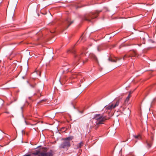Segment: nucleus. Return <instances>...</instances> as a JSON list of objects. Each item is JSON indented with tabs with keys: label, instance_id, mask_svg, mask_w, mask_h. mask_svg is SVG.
<instances>
[{
	"label": "nucleus",
	"instance_id": "f257e3e1",
	"mask_svg": "<svg viewBox=\"0 0 156 156\" xmlns=\"http://www.w3.org/2000/svg\"><path fill=\"white\" fill-rule=\"evenodd\" d=\"M109 117L104 116L100 114H96L93 118V124L90 128L94 127L96 129L99 127V125L103 123L105 120L109 119Z\"/></svg>",
	"mask_w": 156,
	"mask_h": 156
},
{
	"label": "nucleus",
	"instance_id": "f03ea898",
	"mask_svg": "<svg viewBox=\"0 0 156 156\" xmlns=\"http://www.w3.org/2000/svg\"><path fill=\"white\" fill-rule=\"evenodd\" d=\"M101 12V10L96 11L94 13H91L86 15L84 16L83 19L85 20L91 22V19L96 18L98 16V14Z\"/></svg>",
	"mask_w": 156,
	"mask_h": 156
},
{
	"label": "nucleus",
	"instance_id": "7ed1b4c3",
	"mask_svg": "<svg viewBox=\"0 0 156 156\" xmlns=\"http://www.w3.org/2000/svg\"><path fill=\"white\" fill-rule=\"evenodd\" d=\"M73 138V136H69L63 139L64 141L61 144L60 147L62 148H67L70 146V141Z\"/></svg>",
	"mask_w": 156,
	"mask_h": 156
},
{
	"label": "nucleus",
	"instance_id": "20e7f679",
	"mask_svg": "<svg viewBox=\"0 0 156 156\" xmlns=\"http://www.w3.org/2000/svg\"><path fill=\"white\" fill-rule=\"evenodd\" d=\"M137 54L136 52L135 51H133L128 52L123 57V59L125 60L126 58H129L131 57L132 59H134L133 57L136 56Z\"/></svg>",
	"mask_w": 156,
	"mask_h": 156
},
{
	"label": "nucleus",
	"instance_id": "39448f33",
	"mask_svg": "<svg viewBox=\"0 0 156 156\" xmlns=\"http://www.w3.org/2000/svg\"><path fill=\"white\" fill-rule=\"evenodd\" d=\"M73 21H71L69 17H67L63 23V25L66 29H67L73 23Z\"/></svg>",
	"mask_w": 156,
	"mask_h": 156
},
{
	"label": "nucleus",
	"instance_id": "423d86ee",
	"mask_svg": "<svg viewBox=\"0 0 156 156\" xmlns=\"http://www.w3.org/2000/svg\"><path fill=\"white\" fill-rule=\"evenodd\" d=\"M151 140H148V141H147V148H150L152 144L154 139V135L153 134H152L151 136Z\"/></svg>",
	"mask_w": 156,
	"mask_h": 156
},
{
	"label": "nucleus",
	"instance_id": "0eeeda50",
	"mask_svg": "<svg viewBox=\"0 0 156 156\" xmlns=\"http://www.w3.org/2000/svg\"><path fill=\"white\" fill-rule=\"evenodd\" d=\"M40 155H39L38 156H52V152L51 151L48 152H41V153Z\"/></svg>",
	"mask_w": 156,
	"mask_h": 156
},
{
	"label": "nucleus",
	"instance_id": "6e6552de",
	"mask_svg": "<svg viewBox=\"0 0 156 156\" xmlns=\"http://www.w3.org/2000/svg\"><path fill=\"white\" fill-rule=\"evenodd\" d=\"M121 59V58H113L112 57H110L108 58V60L112 62H116L117 60H119Z\"/></svg>",
	"mask_w": 156,
	"mask_h": 156
},
{
	"label": "nucleus",
	"instance_id": "1a4fd4ad",
	"mask_svg": "<svg viewBox=\"0 0 156 156\" xmlns=\"http://www.w3.org/2000/svg\"><path fill=\"white\" fill-rule=\"evenodd\" d=\"M154 29V27H152V26H151V25H149V24H147V30L148 31V32H151L152 30Z\"/></svg>",
	"mask_w": 156,
	"mask_h": 156
},
{
	"label": "nucleus",
	"instance_id": "9d476101",
	"mask_svg": "<svg viewBox=\"0 0 156 156\" xmlns=\"http://www.w3.org/2000/svg\"><path fill=\"white\" fill-rule=\"evenodd\" d=\"M85 55L83 53H81L80 55L78 56H75V57L76 58V60H79L81 59Z\"/></svg>",
	"mask_w": 156,
	"mask_h": 156
},
{
	"label": "nucleus",
	"instance_id": "9b49d317",
	"mask_svg": "<svg viewBox=\"0 0 156 156\" xmlns=\"http://www.w3.org/2000/svg\"><path fill=\"white\" fill-rule=\"evenodd\" d=\"M131 93L130 92L128 96L126 98V99L124 103L123 104L124 105H125L128 102L129 100L131 97L130 95Z\"/></svg>",
	"mask_w": 156,
	"mask_h": 156
},
{
	"label": "nucleus",
	"instance_id": "f8f14e48",
	"mask_svg": "<svg viewBox=\"0 0 156 156\" xmlns=\"http://www.w3.org/2000/svg\"><path fill=\"white\" fill-rule=\"evenodd\" d=\"M89 56L90 58H93L96 62H98L97 58L94 54H90L89 55Z\"/></svg>",
	"mask_w": 156,
	"mask_h": 156
},
{
	"label": "nucleus",
	"instance_id": "ddd939ff",
	"mask_svg": "<svg viewBox=\"0 0 156 156\" xmlns=\"http://www.w3.org/2000/svg\"><path fill=\"white\" fill-rule=\"evenodd\" d=\"M83 144H84L83 142L82 141H81L76 145V148H81L83 145Z\"/></svg>",
	"mask_w": 156,
	"mask_h": 156
},
{
	"label": "nucleus",
	"instance_id": "4468645a",
	"mask_svg": "<svg viewBox=\"0 0 156 156\" xmlns=\"http://www.w3.org/2000/svg\"><path fill=\"white\" fill-rule=\"evenodd\" d=\"M29 85L31 88H36V85L35 83H29Z\"/></svg>",
	"mask_w": 156,
	"mask_h": 156
},
{
	"label": "nucleus",
	"instance_id": "2eb2a0df",
	"mask_svg": "<svg viewBox=\"0 0 156 156\" xmlns=\"http://www.w3.org/2000/svg\"><path fill=\"white\" fill-rule=\"evenodd\" d=\"M133 136L135 139L140 140L141 138L140 135H134Z\"/></svg>",
	"mask_w": 156,
	"mask_h": 156
},
{
	"label": "nucleus",
	"instance_id": "dca6fc26",
	"mask_svg": "<svg viewBox=\"0 0 156 156\" xmlns=\"http://www.w3.org/2000/svg\"><path fill=\"white\" fill-rule=\"evenodd\" d=\"M41 152H40V151H36L35 152H34L33 154L34 155H38V154H39V155H40V154H41Z\"/></svg>",
	"mask_w": 156,
	"mask_h": 156
},
{
	"label": "nucleus",
	"instance_id": "f3484780",
	"mask_svg": "<svg viewBox=\"0 0 156 156\" xmlns=\"http://www.w3.org/2000/svg\"><path fill=\"white\" fill-rule=\"evenodd\" d=\"M119 103V101H117L115 104L114 105V108H115L116 107L118 106Z\"/></svg>",
	"mask_w": 156,
	"mask_h": 156
},
{
	"label": "nucleus",
	"instance_id": "a211bd4d",
	"mask_svg": "<svg viewBox=\"0 0 156 156\" xmlns=\"http://www.w3.org/2000/svg\"><path fill=\"white\" fill-rule=\"evenodd\" d=\"M110 107L109 105L108 106H106L105 107V108L107 110H111L110 109Z\"/></svg>",
	"mask_w": 156,
	"mask_h": 156
},
{
	"label": "nucleus",
	"instance_id": "6ab92c4d",
	"mask_svg": "<svg viewBox=\"0 0 156 156\" xmlns=\"http://www.w3.org/2000/svg\"><path fill=\"white\" fill-rule=\"evenodd\" d=\"M126 110L127 112H128V115H129L130 113V111L129 109V108H127L126 109Z\"/></svg>",
	"mask_w": 156,
	"mask_h": 156
},
{
	"label": "nucleus",
	"instance_id": "aec40b11",
	"mask_svg": "<svg viewBox=\"0 0 156 156\" xmlns=\"http://www.w3.org/2000/svg\"><path fill=\"white\" fill-rule=\"evenodd\" d=\"M110 107V109H111V110L113 108H114L113 107H114V105L113 104H112L111 105H109Z\"/></svg>",
	"mask_w": 156,
	"mask_h": 156
},
{
	"label": "nucleus",
	"instance_id": "412c9836",
	"mask_svg": "<svg viewBox=\"0 0 156 156\" xmlns=\"http://www.w3.org/2000/svg\"><path fill=\"white\" fill-rule=\"evenodd\" d=\"M142 43L144 44H145V38H143L142 40Z\"/></svg>",
	"mask_w": 156,
	"mask_h": 156
},
{
	"label": "nucleus",
	"instance_id": "4be33fe9",
	"mask_svg": "<svg viewBox=\"0 0 156 156\" xmlns=\"http://www.w3.org/2000/svg\"><path fill=\"white\" fill-rule=\"evenodd\" d=\"M133 156V154L132 153H130L127 155V156Z\"/></svg>",
	"mask_w": 156,
	"mask_h": 156
},
{
	"label": "nucleus",
	"instance_id": "5701e85b",
	"mask_svg": "<svg viewBox=\"0 0 156 156\" xmlns=\"http://www.w3.org/2000/svg\"><path fill=\"white\" fill-rule=\"evenodd\" d=\"M148 91H150V89H151V88L150 87H148V88H147Z\"/></svg>",
	"mask_w": 156,
	"mask_h": 156
},
{
	"label": "nucleus",
	"instance_id": "b1692460",
	"mask_svg": "<svg viewBox=\"0 0 156 156\" xmlns=\"http://www.w3.org/2000/svg\"><path fill=\"white\" fill-rule=\"evenodd\" d=\"M76 62H74L73 63V66H74L75 65H76Z\"/></svg>",
	"mask_w": 156,
	"mask_h": 156
},
{
	"label": "nucleus",
	"instance_id": "393cba45",
	"mask_svg": "<svg viewBox=\"0 0 156 156\" xmlns=\"http://www.w3.org/2000/svg\"><path fill=\"white\" fill-rule=\"evenodd\" d=\"M97 50H98V51H100V50H99V47H98L97 48Z\"/></svg>",
	"mask_w": 156,
	"mask_h": 156
},
{
	"label": "nucleus",
	"instance_id": "a878e982",
	"mask_svg": "<svg viewBox=\"0 0 156 156\" xmlns=\"http://www.w3.org/2000/svg\"><path fill=\"white\" fill-rule=\"evenodd\" d=\"M150 70H152L151 69H148V70L147 69V72L148 71H150Z\"/></svg>",
	"mask_w": 156,
	"mask_h": 156
},
{
	"label": "nucleus",
	"instance_id": "bb28decb",
	"mask_svg": "<svg viewBox=\"0 0 156 156\" xmlns=\"http://www.w3.org/2000/svg\"><path fill=\"white\" fill-rule=\"evenodd\" d=\"M34 1V0H32L30 2H33Z\"/></svg>",
	"mask_w": 156,
	"mask_h": 156
},
{
	"label": "nucleus",
	"instance_id": "cd10ccee",
	"mask_svg": "<svg viewBox=\"0 0 156 156\" xmlns=\"http://www.w3.org/2000/svg\"><path fill=\"white\" fill-rule=\"evenodd\" d=\"M23 107H21V109H23Z\"/></svg>",
	"mask_w": 156,
	"mask_h": 156
},
{
	"label": "nucleus",
	"instance_id": "c85d7f7f",
	"mask_svg": "<svg viewBox=\"0 0 156 156\" xmlns=\"http://www.w3.org/2000/svg\"><path fill=\"white\" fill-rule=\"evenodd\" d=\"M148 64H147V66H148Z\"/></svg>",
	"mask_w": 156,
	"mask_h": 156
},
{
	"label": "nucleus",
	"instance_id": "c756f323",
	"mask_svg": "<svg viewBox=\"0 0 156 156\" xmlns=\"http://www.w3.org/2000/svg\"><path fill=\"white\" fill-rule=\"evenodd\" d=\"M73 78H75V77H73Z\"/></svg>",
	"mask_w": 156,
	"mask_h": 156
}]
</instances>
